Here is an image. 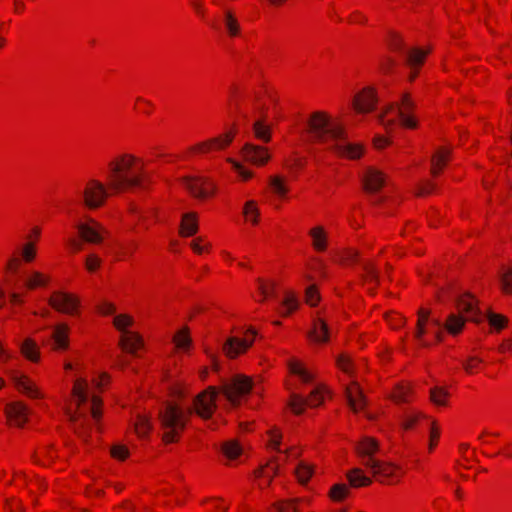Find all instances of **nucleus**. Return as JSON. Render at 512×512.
<instances>
[{"instance_id":"f257e3e1","label":"nucleus","mask_w":512,"mask_h":512,"mask_svg":"<svg viewBox=\"0 0 512 512\" xmlns=\"http://www.w3.org/2000/svg\"><path fill=\"white\" fill-rule=\"evenodd\" d=\"M252 385L251 378L237 374L224 380L218 388L209 386L198 394L193 400V405L187 408L176 402H165L158 413L164 442L178 441L193 413L203 419H209L216 408V399L220 393L231 405L237 406L240 403V398L251 391Z\"/></svg>"},{"instance_id":"f03ea898","label":"nucleus","mask_w":512,"mask_h":512,"mask_svg":"<svg viewBox=\"0 0 512 512\" xmlns=\"http://www.w3.org/2000/svg\"><path fill=\"white\" fill-rule=\"evenodd\" d=\"M137 158L123 154L108 164V187L102 182L91 179L81 192L83 203L89 209L101 207L109 196V189L118 193L132 187H140L143 182V165L134 169Z\"/></svg>"},{"instance_id":"7ed1b4c3","label":"nucleus","mask_w":512,"mask_h":512,"mask_svg":"<svg viewBox=\"0 0 512 512\" xmlns=\"http://www.w3.org/2000/svg\"><path fill=\"white\" fill-rule=\"evenodd\" d=\"M307 132L314 142L327 144L328 149L341 156L356 159L361 156L362 148L346 141L343 125L328 114L316 111L306 122Z\"/></svg>"},{"instance_id":"20e7f679","label":"nucleus","mask_w":512,"mask_h":512,"mask_svg":"<svg viewBox=\"0 0 512 512\" xmlns=\"http://www.w3.org/2000/svg\"><path fill=\"white\" fill-rule=\"evenodd\" d=\"M455 301L459 313H451L444 322V328L453 336L462 331L466 321L481 323L487 318L496 329H502L507 323V318L500 314L489 312L485 316L477 307L474 297L468 293L457 296Z\"/></svg>"},{"instance_id":"39448f33","label":"nucleus","mask_w":512,"mask_h":512,"mask_svg":"<svg viewBox=\"0 0 512 512\" xmlns=\"http://www.w3.org/2000/svg\"><path fill=\"white\" fill-rule=\"evenodd\" d=\"M379 444L374 438L366 437L357 446L358 454L361 458V463L370 469L372 474L381 482L396 475L398 467L392 463L377 460L373 457L374 453L378 451Z\"/></svg>"},{"instance_id":"423d86ee","label":"nucleus","mask_w":512,"mask_h":512,"mask_svg":"<svg viewBox=\"0 0 512 512\" xmlns=\"http://www.w3.org/2000/svg\"><path fill=\"white\" fill-rule=\"evenodd\" d=\"M415 107L416 104L411 95L403 93L400 100L390 104L385 113L380 116L381 123L389 127L399 121L403 127L414 129L417 127V121L412 114Z\"/></svg>"},{"instance_id":"0eeeda50","label":"nucleus","mask_w":512,"mask_h":512,"mask_svg":"<svg viewBox=\"0 0 512 512\" xmlns=\"http://www.w3.org/2000/svg\"><path fill=\"white\" fill-rule=\"evenodd\" d=\"M113 324L123 334L119 342L120 347L124 351L136 356V351L142 347L143 340L137 333L126 330L128 326L133 324L132 317L118 315L114 318Z\"/></svg>"},{"instance_id":"6e6552de","label":"nucleus","mask_w":512,"mask_h":512,"mask_svg":"<svg viewBox=\"0 0 512 512\" xmlns=\"http://www.w3.org/2000/svg\"><path fill=\"white\" fill-rule=\"evenodd\" d=\"M325 388L322 385L316 386L310 393L308 398L301 396L300 394L292 393L289 401V407L296 415H300L304 412L306 406L318 407L324 401Z\"/></svg>"},{"instance_id":"1a4fd4ad","label":"nucleus","mask_w":512,"mask_h":512,"mask_svg":"<svg viewBox=\"0 0 512 512\" xmlns=\"http://www.w3.org/2000/svg\"><path fill=\"white\" fill-rule=\"evenodd\" d=\"M390 47L392 50L401 53L405 57L406 63L412 69L419 67L427 54L419 48L407 49L402 38L397 34L391 36Z\"/></svg>"},{"instance_id":"9d476101","label":"nucleus","mask_w":512,"mask_h":512,"mask_svg":"<svg viewBox=\"0 0 512 512\" xmlns=\"http://www.w3.org/2000/svg\"><path fill=\"white\" fill-rule=\"evenodd\" d=\"M182 184L198 199H205L214 193V187L206 178L187 176L182 178Z\"/></svg>"},{"instance_id":"9b49d317","label":"nucleus","mask_w":512,"mask_h":512,"mask_svg":"<svg viewBox=\"0 0 512 512\" xmlns=\"http://www.w3.org/2000/svg\"><path fill=\"white\" fill-rule=\"evenodd\" d=\"M77 229L81 238L90 244H99L103 241L106 229L94 219L89 218L86 223H79Z\"/></svg>"},{"instance_id":"f8f14e48","label":"nucleus","mask_w":512,"mask_h":512,"mask_svg":"<svg viewBox=\"0 0 512 512\" xmlns=\"http://www.w3.org/2000/svg\"><path fill=\"white\" fill-rule=\"evenodd\" d=\"M246 334L249 335V337L247 336L244 339L230 337L226 340L223 345V350L228 357L234 358L238 356L253 344L256 331L253 328H249Z\"/></svg>"},{"instance_id":"ddd939ff","label":"nucleus","mask_w":512,"mask_h":512,"mask_svg":"<svg viewBox=\"0 0 512 512\" xmlns=\"http://www.w3.org/2000/svg\"><path fill=\"white\" fill-rule=\"evenodd\" d=\"M429 324L435 328H443L444 322H442L439 318L431 317L430 311L426 309H419L418 311V320H417V328L415 331V338L419 341L422 347H429L430 344L423 338L424 334L427 332L426 325Z\"/></svg>"},{"instance_id":"4468645a","label":"nucleus","mask_w":512,"mask_h":512,"mask_svg":"<svg viewBox=\"0 0 512 512\" xmlns=\"http://www.w3.org/2000/svg\"><path fill=\"white\" fill-rule=\"evenodd\" d=\"M241 156L244 161L255 166H263L271 158L267 148L252 143H247L243 146L241 149Z\"/></svg>"},{"instance_id":"2eb2a0df","label":"nucleus","mask_w":512,"mask_h":512,"mask_svg":"<svg viewBox=\"0 0 512 512\" xmlns=\"http://www.w3.org/2000/svg\"><path fill=\"white\" fill-rule=\"evenodd\" d=\"M49 304L59 312L73 314L78 307V300L71 294L55 292L50 297Z\"/></svg>"},{"instance_id":"dca6fc26","label":"nucleus","mask_w":512,"mask_h":512,"mask_svg":"<svg viewBox=\"0 0 512 512\" xmlns=\"http://www.w3.org/2000/svg\"><path fill=\"white\" fill-rule=\"evenodd\" d=\"M7 374L11 378V380L14 382L15 386L19 391L26 394L27 396L31 398H40L42 397V394L37 389V387L34 385V383L25 375L20 374L16 370H7Z\"/></svg>"},{"instance_id":"f3484780","label":"nucleus","mask_w":512,"mask_h":512,"mask_svg":"<svg viewBox=\"0 0 512 512\" xmlns=\"http://www.w3.org/2000/svg\"><path fill=\"white\" fill-rule=\"evenodd\" d=\"M5 413L7 418L15 425L23 426L29 414L28 407L22 402H13L6 405Z\"/></svg>"},{"instance_id":"a211bd4d","label":"nucleus","mask_w":512,"mask_h":512,"mask_svg":"<svg viewBox=\"0 0 512 512\" xmlns=\"http://www.w3.org/2000/svg\"><path fill=\"white\" fill-rule=\"evenodd\" d=\"M376 104V95L373 90L365 89L357 94L353 101L354 109L358 113H366L371 111Z\"/></svg>"},{"instance_id":"6ab92c4d","label":"nucleus","mask_w":512,"mask_h":512,"mask_svg":"<svg viewBox=\"0 0 512 512\" xmlns=\"http://www.w3.org/2000/svg\"><path fill=\"white\" fill-rule=\"evenodd\" d=\"M384 184V175L376 169H368L363 177L364 190L367 193H376L384 186Z\"/></svg>"},{"instance_id":"aec40b11","label":"nucleus","mask_w":512,"mask_h":512,"mask_svg":"<svg viewBox=\"0 0 512 512\" xmlns=\"http://www.w3.org/2000/svg\"><path fill=\"white\" fill-rule=\"evenodd\" d=\"M346 398L354 412H358L366 406V398L356 382L346 388Z\"/></svg>"},{"instance_id":"412c9836","label":"nucleus","mask_w":512,"mask_h":512,"mask_svg":"<svg viewBox=\"0 0 512 512\" xmlns=\"http://www.w3.org/2000/svg\"><path fill=\"white\" fill-rule=\"evenodd\" d=\"M69 327L66 324H58L51 333L52 348L58 351L66 350L69 346Z\"/></svg>"},{"instance_id":"4be33fe9","label":"nucleus","mask_w":512,"mask_h":512,"mask_svg":"<svg viewBox=\"0 0 512 512\" xmlns=\"http://www.w3.org/2000/svg\"><path fill=\"white\" fill-rule=\"evenodd\" d=\"M233 139V135L231 133L225 134L223 137H217L210 139L206 142L199 143L198 145L191 148L192 151L197 152H207L212 148L222 149L228 146Z\"/></svg>"},{"instance_id":"5701e85b","label":"nucleus","mask_w":512,"mask_h":512,"mask_svg":"<svg viewBox=\"0 0 512 512\" xmlns=\"http://www.w3.org/2000/svg\"><path fill=\"white\" fill-rule=\"evenodd\" d=\"M70 421L74 426L76 434L86 441L88 438L89 416L86 413L79 411L78 413L70 415Z\"/></svg>"},{"instance_id":"b1692460","label":"nucleus","mask_w":512,"mask_h":512,"mask_svg":"<svg viewBox=\"0 0 512 512\" xmlns=\"http://www.w3.org/2000/svg\"><path fill=\"white\" fill-rule=\"evenodd\" d=\"M220 23L230 37H236L240 33V24L234 13L224 10Z\"/></svg>"},{"instance_id":"393cba45","label":"nucleus","mask_w":512,"mask_h":512,"mask_svg":"<svg viewBox=\"0 0 512 512\" xmlns=\"http://www.w3.org/2000/svg\"><path fill=\"white\" fill-rule=\"evenodd\" d=\"M426 419L428 418L423 413L416 410L408 409L405 410L403 415L400 417L401 427L404 430H410L414 428L420 422V420Z\"/></svg>"},{"instance_id":"a878e982","label":"nucleus","mask_w":512,"mask_h":512,"mask_svg":"<svg viewBox=\"0 0 512 512\" xmlns=\"http://www.w3.org/2000/svg\"><path fill=\"white\" fill-rule=\"evenodd\" d=\"M309 337L316 342H327L329 338V328L326 322L320 318L314 320Z\"/></svg>"},{"instance_id":"bb28decb","label":"nucleus","mask_w":512,"mask_h":512,"mask_svg":"<svg viewBox=\"0 0 512 512\" xmlns=\"http://www.w3.org/2000/svg\"><path fill=\"white\" fill-rule=\"evenodd\" d=\"M198 230L197 216L195 213H185L182 216L180 233L182 236H192Z\"/></svg>"},{"instance_id":"cd10ccee","label":"nucleus","mask_w":512,"mask_h":512,"mask_svg":"<svg viewBox=\"0 0 512 512\" xmlns=\"http://www.w3.org/2000/svg\"><path fill=\"white\" fill-rule=\"evenodd\" d=\"M255 137L262 142H269L271 139V126L267 125L264 119H258L253 123Z\"/></svg>"},{"instance_id":"c85d7f7f","label":"nucleus","mask_w":512,"mask_h":512,"mask_svg":"<svg viewBox=\"0 0 512 512\" xmlns=\"http://www.w3.org/2000/svg\"><path fill=\"white\" fill-rule=\"evenodd\" d=\"M347 478L352 487H362L371 484V478L364 475L360 468H354L347 473Z\"/></svg>"},{"instance_id":"c756f323","label":"nucleus","mask_w":512,"mask_h":512,"mask_svg":"<svg viewBox=\"0 0 512 512\" xmlns=\"http://www.w3.org/2000/svg\"><path fill=\"white\" fill-rule=\"evenodd\" d=\"M22 354L30 361L39 360V347L36 342L30 338L25 339L20 346Z\"/></svg>"},{"instance_id":"7c9ffc66","label":"nucleus","mask_w":512,"mask_h":512,"mask_svg":"<svg viewBox=\"0 0 512 512\" xmlns=\"http://www.w3.org/2000/svg\"><path fill=\"white\" fill-rule=\"evenodd\" d=\"M175 346L182 351H187L191 346L192 339L189 335V329L187 327L179 330L173 337Z\"/></svg>"},{"instance_id":"2f4dec72","label":"nucleus","mask_w":512,"mask_h":512,"mask_svg":"<svg viewBox=\"0 0 512 512\" xmlns=\"http://www.w3.org/2000/svg\"><path fill=\"white\" fill-rule=\"evenodd\" d=\"M449 151L445 149H441L437 151L431 158V173L433 175H437L441 169L446 164L448 157H449Z\"/></svg>"},{"instance_id":"473e14b6","label":"nucleus","mask_w":512,"mask_h":512,"mask_svg":"<svg viewBox=\"0 0 512 512\" xmlns=\"http://www.w3.org/2000/svg\"><path fill=\"white\" fill-rule=\"evenodd\" d=\"M310 236L313 239V247L318 251L326 249V234L321 226L315 227L310 230Z\"/></svg>"},{"instance_id":"72a5a7b5","label":"nucleus","mask_w":512,"mask_h":512,"mask_svg":"<svg viewBox=\"0 0 512 512\" xmlns=\"http://www.w3.org/2000/svg\"><path fill=\"white\" fill-rule=\"evenodd\" d=\"M364 274L362 275V279L365 282L373 283L375 285L379 284V272L376 266L370 262H364L362 264Z\"/></svg>"},{"instance_id":"f704fd0d","label":"nucleus","mask_w":512,"mask_h":512,"mask_svg":"<svg viewBox=\"0 0 512 512\" xmlns=\"http://www.w3.org/2000/svg\"><path fill=\"white\" fill-rule=\"evenodd\" d=\"M48 283V278L38 271H34L26 280L25 286L28 289H35L37 287L45 286Z\"/></svg>"},{"instance_id":"c9c22d12","label":"nucleus","mask_w":512,"mask_h":512,"mask_svg":"<svg viewBox=\"0 0 512 512\" xmlns=\"http://www.w3.org/2000/svg\"><path fill=\"white\" fill-rule=\"evenodd\" d=\"M73 394L78 404H84L88 400L87 383L85 380H77L73 387Z\"/></svg>"},{"instance_id":"e433bc0d","label":"nucleus","mask_w":512,"mask_h":512,"mask_svg":"<svg viewBox=\"0 0 512 512\" xmlns=\"http://www.w3.org/2000/svg\"><path fill=\"white\" fill-rule=\"evenodd\" d=\"M269 184L275 194H277L279 197H285L288 188L286 187L284 179L281 176H271L269 179Z\"/></svg>"},{"instance_id":"4c0bfd02","label":"nucleus","mask_w":512,"mask_h":512,"mask_svg":"<svg viewBox=\"0 0 512 512\" xmlns=\"http://www.w3.org/2000/svg\"><path fill=\"white\" fill-rule=\"evenodd\" d=\"M223 453L228 459L233 460L242 453V448L236 441L231 440L223 445Z\"/></svg>"},{"instance_id":"58836bf2","label":"nucleus","mask_w":512,"mask_h":512,"mask_svg":"<svg viewBox=\"0 0 512 512\" xmlns=\"http://www.w3.org/2000/svg\"><path fill=\"white\" fill-rule=\"evenodd\" d=\"M243 214L253 224L258 222L259 210L253 200L247 201L243 208Z\"/></svg>"},{"instance_id":"ea45409f","label":"nucleus","mask_w":512,"mask_h":512,"mask_svg":"<svg viewBox=\"0 0 512 512\" xmlns=\"http://www.w3.org/2000/svg\"><path fill=\"white\" fill-rule=\"evenodd\" d=\"M152 425L150 423V420L145 416H139L137 418V421L135 423V431L140 437H144L148 435V433L151 431Z\"/></svg>"},{"instance_id":"a19ab883","label":"nucleus","mask_w":512,"mask_h":512,"mask_svg":"<svg viewBox=\"0 0 512 512\" xmlns=\"http://www.w3.org/2000/svg\"><path fill=\"white\" fill-rule=\"evenodd\" d=\"M448 396L447 390L442 387H434L430 390V399L434 404L445 405V398Z\"/></svg>"},{"instance_id":"79ce46f5","label":"nucleus","mask_w":512,"mask_h":512,"mask_svg":"<svg viewBox=\"0 0 512 512\" xmlns=\"http://www.w3.org/2000/svg\"><path fill=\"white\" fill-rule=\"evenodd\" d=\"M258 283V290L263 295L264 298L272 297L275 295V282L271 281L269 283H266L261 278L257 279Z\"/></svg>"},{"instance_id":"37998d69","label":"nucleus","mask_w":512,"mask_h":512,"mask_svg":"<svg viewBox=\"0 0 512 512\" xmlns=\"http://www.w3.org/2000/svg\"><path fill=\"white\" fill-rule=\"evenodd\" d=\"M282 306L285 308L284 315L290 314L292 311H295L298 307V300L297 298L289 293L286 295V297L282 300Z\"/></svg>"},{"instance_id":"c03bdc74","label":"nucleus","mask_w":512,"mask_h":512,"mask_svg":"<svg viewBox=\"0 0 512 512\" xmlns=\"http://www.w3.org/2000/svg\"><path fill=\"white\" fill-rule=\"evenodd\" d=\"M500 282L502 290L505 293L512 294V268L500 275Z\"/></svg>"},{"instance_id":"a18cd8bd","label":"nucleus","mask_w":512,"mask_h":512,"mask_svg":"<svg viewBox=\"0 0 512 512\" xmlns=\"http://www.w3.org/2000/svg\"><path fill=\"white\" fill-rule=\"evenodd\" d=\"M348 493V488L345 484H336L331 488L330 496L333 500H343Z\"/></svg>"},{"instance_id":"49530a36","label":"nucleus","mask_w":512,"mask_h":512,"mask_svg":"<svg viewBox=\"0 0 512 512\" xmlns=\"http://www.w3.org/2000/svg\"><path fill=\"white\" fill-rule=\"evenodd\" d=\"M21 256L25 262H32L36 256L35 244L26 243L21 249Z\"/></svg>"},{"instance_id":"de8ad7c7","label":"nucleus","mask_w":512,"mask_h":512,"mask_svg":"<svg viewBox=\"0 0 512 512\" xmlns=\"http://www.w3.org/2000/svg\"><path fill=\"white\" fill-rule=\"evenodd\" d=\"M296 474L301 483H306L312 475V468L308 464L300 463L296 470Z\"/></svg>"},{"instance_id":"09e8293b","label":"nucleus","mask_w":512,"mask_h":512,"mask_svg":"<svg viewBox=\"0 0 512 512\" xmlns=\"http://www.w3.org/2000/svg\"><path fill=\"white\" fill-rule=\"evenodd\" d=\"M228 162L232 164L233 169L243 180H248L253 176V173L246 169L240 162L233 159H228Z\"/></svg>"},{"instance_id":"8fccbe9b","label":"nucleus","mask_w":512,"mask_h":512,"mask_svg":"<svg viewBox=\"0 0 512 512\" xmlns=\"http://www.w3.org/2000/svg\"><path fill=\"white\" fill-rule=\"evenodd\" d=\"M101 262H102L101 258L98 257L96 254H89L86 257V261H85L86 269L89 272H94L100 267Z\"/></svg>"},{"instance_id":"3c124183","label":"nucleus","mask_w":512,"mask_h":512,"mask_svg":"<svg viewBox=\"0 0 512 512\" xmlns=\"http://www.w3.org/2000/svg\"><path fill=\"white\" fill-rule=\"evenodd\" d=\"M320 296L318 294V291L315 286H309L306 289V302L311 305L315 306L317 302L319 301Z\"/></svg>"},{"instance_id":"603ef678","label":"nucleus","mask_w":512,"mask_h":512,"mask_svg":"<svg viewBox=\"0 0 512 512\" xmlns=\"http://www.w3.org/2000/svg\"><path fill=\"white\" fill-rule=\"evenodd\" d=\"M128 454V449L123 445H114L111 448V455L119 460H124L127 458Z\"/></svg>"},{"instance_id":"864d4df0","label":"nucleus","mask_w":512,"mask_h":512,"mask_svg":"<svg viewBox=\"0 0 512 512\" xmlns=\"http://www.w3.org/2000/svg\"><path fill=\"white\" fill-rule=\"evenodd\" d=\"M407 396H408V389L406 387L401 386L395 390L392 397L396 403H403V402L408 401Z\"/></svg>"},{"instance_id":"5fc2aeb1","label":"nucleus","mask_w":512,"mask_h":512,"mask_svg":"<svg viewBox=\"0 0 512 512\" xmlns=\"http://www.w3.org/2000/svg\"><path fill=\"white\" fill-rule=\"evenodd\" d=\"M278 512H298L296 503L293 501L281 502L277 504Z\"/></svg>"},{"instance_id":"6e6d98bb","label":"nucleus","mask_w":512,"mask_h":512,"mask_svg":"<svg viewBox=\"0 0 512 512\" xmlns=\"http://www.w3.org/2000/svg\"><path fill=\"white\" fill-rule=\"evenodd\" d=\"M481 360L477 357H470L467 361L463 363L464 369L468 373H473V371L478 367Z\"/></svg>"},{"instance_id":"4d7b16f0","label":"nucleus","mask_w":512,"mask_h":512,"mask_svg":"<svg viewBox=\"0 0 512 512\" xmlns=\"http://www.w3.org/2000/svg\"><path fill=\"white\" fill-rule=\"evenodd\" d=\"M337 365L340 369H342L344 372L349 373L351 362L348 357L341 355L337 358Z\"/></svg>"},{"instance_id":"13d9d810","label":"nucleus","mask_w":512,"mask_h":512,"mask_svg":"<svg viewBox=\"0 0 512 512\" xmlns=\"http://www.w3.org/2000/svg\"><path fill=\"white\" fill-rule=\"evenodd\" d=\"M98 403H99V399L98 397L96 396H93L92 398V406L90 408V412H91V417L95 420V421H98L99 418H100V415H101V412L100 410L98 409Z\"/></svg>"},{"instance_id":"bf43d9fd","label":"nucleus","mask_w":512,"mask_h":512,"mask_svg":"<svg viewBox=\"0 0 512 512\" xmlns=\"http://www.w3.org/2000/svg\"><path fill=\"white\" fill-rule=\"evenodd\" d=\"M439 437V430L434 426V423H430V444L429 449L432 450L435 446L436 440Z\"/></svg>"},{"instance_id":"052dcab7","label":"nucleus","mask_w":512,"mask_h":512,"mask_svg":"<svg viewBox=\"0 0 512 512\" xmlns=\"http://www.w3.org/2000/svg\"><path fill=\"white\" fill-rule=\"evenodd\" d=\"M280 438H281V435L277 431H272L270 433V440H269L270 446L274 449H277L278 451H280L279 450Z\"/></svg>"},{"instance_id":"680f3d73","label":"nucleus","mask_w":512,"mask_h":512,"mask_svg":"<svg viewBox=\"0 0 512 512\" xmlns=\"http://www.w3.org/2000/svg\"><path fill=\"white\" fill-rule=\"evenodd\" d=\"M433 189H434V184L431 182H427L426 184L418 187L417 195L423 196V195L429 194L433 191Z\"/></svg>"},{"instance_id":"e2e57ef3","label":"nucleus","mask_w":512,"mask_h":512,"mask_svg":"<svg viewBox=\"0 0 512 512\" xmlns=\"http://www.w3.org/2000/svg\"><path fill=\"white\" fill-rule=\"evenodd\" d=\"M99 311L104 315H111L115 312V306L111 303L104 302L99 306Z\"/></svg>"},{"instance_id":"0e129e2a","label":"nucleus","mask_w":512,"mask_h":512,"mask_svg":"<svg viewBox=\"0 0 512 512\" xmlns=\"http://www.w3.org/2000/svg\"><path fill=\"white\" fill-rule=\"evenodd\" d=\"M136 248V244L135 243H130V244H122L120 245V249L122 250V254L123 256H129V255H132L133 251L135 250Z\"/></svg>"},{"instance_id":"69168bd1","label":"nucleus","mask_w":512,"mask_h":512,"mask_svg":"<svg viewBox=\"0 0 512 512\" xmlns=\"http://www.w3.org/2000/svg\"><path fill=\"white\" fill-rule=\"evenodd\" d=\"M357 258H358V252L353 249L347 250L343 256V260H347V261H356Z\"/></svg>"},{"instance_id":"338daca9","label":"nucleus","mask_w":512,"mask_h":512,"mask_svg":"<svg viewBox=\"0 0 512 512\" xmlns=\"http://www.w3.org/2000/svg\"><path fill=\"white\" fill-rule=\"evenodd\" d=\"M374 143L377 148H382L389 144V140L383 136H377Z\"/></svg>"},{"instance_id":"774afa93","label":"nucleus","mask_w":512,"mask_h":512,"mask_svg":"<svg viewBox=\"0 0 512 512\" xmlns=\"http://www.w3.org/2000/svg\"><path fill=\"white\" fill-rule=\"evenodd\" d=\"M20 260L17 258H12L7 263V268L13 271H16L19 266Z\"/></svg>"}]
</instances>
